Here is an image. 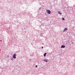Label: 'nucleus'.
<instances>
[{
    "instance_id": "1",
    "label": "nucleus",
    "mask_w": 75,
    "mask_h": 75,
    "mask_svg": "<svg viewBox=\"0 0 75 75\" xmlns=\"http://www.w3.org/2000/svg\"><path fill=\"white\" fill-rule=\"evenodd\" d=\"M46 11L47 13H48V14H51V11H50V10L47 9Z\"/></svg>"
},
{
    "instance_id": "2",
    "label": "nucleus",
    "mask_w": 75,
    "mask_h": 75,
    "mask_svg": "<svg viewBox=\"0 0 75 75\" xmlns=\"http://www.w3.org/2000/svg\"><path fill=\"white\" fill-rule=\"evenodd\" d=\"M13 58H14L15 59H16V54H13Z\"/></svg>"
},
{
    "instance_id": "3",
    "label": "nucleus",
    "mask_w": 75,
    "mask_h": 75,
    "mask_svg": "<svg viewBox=\"0 0 75 75\" xmlns=\"http://www.w3.org/2000/svg\"><path fill=\"white\" fill-rule=\"evenodd\" d=\"M49 61V60L46 59H45L44 60V61H45V62H48Z\"/></svg>"
},
{
    "instance_id": "4",
    "label": "nucleus",
    "mask_w": 75,
    "mask_h": 75,
    "mask_svg": "<svg viewBox=\"0 0 75 75\" xmlns=\"http://www.w3.org/2000/svg\"><path fill=\"white\" fill-rule=\"evenodd\" d=\"M66 30H68V28H65L64 29V30L63 31V32H65V31H66Z\"/></svg>"
},
{
    "instance_id": "5",
    "label": "nucleus",
    "mask_w": 75,
    "mask_h": 75,
    "mask_svg": "<svg viewBox=\"0 0 75 75\" xmlns=\"http://www.w3.org/2000/svg\"><path fill=\"white\" fill-rule=\"evenodd\" d=\"M65 47V46L62 45L61 46V48H64Z\"/></svg>"
},
{
    "instance_id": "6",
    "label": "nucleus",
    "mask_w": 75,
    "mask_h": 75,
    "mask_svg": "<svg viewBox=\"0 0 75 75\" xmlns=\"http://www.w3.org/2000/svg\"><path fill=\"white\" fill-rule=\"evenodd\" d=\"M58 13L59 14H60V15H62V13H61V12L59 11Z\"/></svg>"
},
{
    "instance_id": "7",
    "label": "nucleus",
    "mask_w": 75,
    "mask_h": 75,
    "mask_svg": "<svg viewBox=\"0 0 75 75\" xmlns=\"http://www.w3.org/2000/svg\"><path fill=\"white\" fill-rule=\"evenodd\" d=\"M46 54H47V53H45L44 54V56L45 57L46 56Z\"/></svg>"
},
{
    "instance_id": "8",
    "label": "nucleus",
    "mask_w": 75,
    "mask_h": 75,
    "mask_svg": "<svg viewBox=\"0 0 75 75\" xmlns=\"http://www.w3.org/2000/svg\"><path fill=\"white\" fill-rule=\"evenodd\" d=\"M11 60H13V57H12V58H11Z\"/></svg>"
},
{
    "instance_id": "9",
    "label": "nucleus",
    "mask_w": 75,
    "mask_h": 75,
    "mask_svg": "<svg viewBox=\"0 0 75 75\" xmlns=\"http://www.w3.org/2000/svg\"><path fill=\"white\" fill-rule=\"evenodd\" d=\"M62 20H65V19L64 18H62Z\"/></svg>"
},
{
    "instance_id": "10",
    "label": "nucleus",
    "mask_w": 75,
    "mask_h": 75,
    "mask_svg": "<svg viewBox=\"0 0 75 75\" xmlns=\"http://www.w3.org/2000/svg\"><path fill=\"white\" fill-rule=\"evenodd\" d=\"M37 67H38L37 65H36L35 66V67H36V68H37Z\"/></svg>"
},
{
    "instance_id": "11",
    "label": "nucleus",
    "mask_w": 75,
    "mask_h": 75,
    "mask_svg": "<svg viewBox=\"0 0 75 75\" xmlns=\"http://www.w3.org/2000/svg\"><path fill=\"white\" fill-rule=\"evenodd\" d=\"M42 48H43V47H42Z\"/></svg>"
},
{
    "instance_id": "12",
    "label": "nucleus",
    "mask_w": 75,
    "mask_h": 75,
    "mask_svg": "<svg viewBox=\"0 0 75 75\" xmlns=\"http://www.w3.org/2000/svg\"><path fill=\"white\" fill-rule=\"evenodd\" d=\"M72 44H73V42H72Z\"/></svg>"
}]
</instances>
